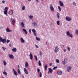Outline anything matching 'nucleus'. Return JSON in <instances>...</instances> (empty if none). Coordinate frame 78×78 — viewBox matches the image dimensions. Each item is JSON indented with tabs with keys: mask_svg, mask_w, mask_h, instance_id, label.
Instances as JSON below:
<instances>
[{
	"mask_svg": "<svg viewBox=\"0 0 78 78\" xmlns=\"http://www.w3.org/2000/svg\"><path fill=\"white\" fill-rule=\"evenodd\" d=\"M35 46H36V48H39V46H37V45H36V44H35Z\"/></svg>",
	"mask_w": 78,
	"mask_h": 78,
	"instance_id": "obj_52",
	"label": "nucleus"
},
{
	"mask_svg": "<svg viewBox=\"0 0 78 78\" xmlns=\"http://www.w3.org/2000/svg\"><path fill=\"white\" fill-rule=\"evenodd\" d=\"M38 65L39 66H42V64H41V61L40 60L39 61Z\"/></svg>",
	"mask_w": 78,
	"mask_h": 78,
	"instance_id": "obj_25",
	"label": "nucleus"
},
{
	"mask_svg": "<svg viewBox=\"0 0 78 78\" xmlns=\"http://www.w3.org/2000/svg\"><path fill=\"white\" fill-rule=\"evenodd\" d=\"M67 58H65L64 60V61L65 62H67Z\"/></svg>",
	"mask_w": 78,
	"mask_h": 78,
	"instance_id": "obj_46",
	"label": "nucleus"
},
{
	"mask_svg": "<svg viewBox=\"0 0 78 78\" xmlns=\"http://www.w3.org/2000/svg\"><path fill=\"white\" fill-rule=\"evenodd\" d=\"M63 50L64 52H66V49H64Z\"/></svg>",
	"mask_w": 78,
	"mask_h": 78,
	"instance_id": "obj_55",
	"label": "nucleus"
},
{
	"mask_svg": "<svg viewBox=\"0 0 78 78\" xmlns=\"http://www.w3.org/2000/svg\"><path fill=\"white\" fill-rule=\"evenodd\" d=\"M8 7H5V9H4V14H5V15H6V16H8L7 15V12L8 11Z\"/></svg>",
	"mask_w": 78,
	"mask_h": 78,
	"instance_id": "obj_3",
	"label": "nucleus"
},
{
	"mask_svg": "<svg viewBox=\"0 0 78 78\" xmlns=\"http://www.w3.org/2000/svg\"><path fill=\"white\" fill-rule=\"evenodd\" d=\"M32 31L34 33H36V30L34 29H32Z\"/></svg>",
	"mask_w": 78,
	"mask_h": 78,
	"instance_id": "obj_32",
	"label": "nucleus"
},
{
	"mask_svg": "<svg viewBox=\"0 0 78 78\" xmlns=\"http://www.w3.org/2000/svg\"><path fill=\"white\" fill-rule=\"evenodd\" d=\"M66 20L67 21H70L72 19L69 16H66Z\"/></svg>",
	"mask_w": 78,
	"mask_h": 78,
	"instance_id": "obj_8",
	"label": "nucleus"
},
{
	"mask_svg": "<svg viewBox=\"0 0 78 78\" xmlns=\"http://www.w3.org/2000/svg\"><path fill=\"white\" fill-rule=\"evenodd\" d=\"M40 77H42V73H41V72H40Z\"/></svg>",
	"mask_w": 78,
	"mask_h": 78,
	"instance_id": "obj_47",
	"label": "nucleus"
},
{
	"mask_svg": "<svg viewBox=\"0 0 78 78\" xmlns=\"http://www.w3.org/2000/svg\"><path fill=\"white\" fill-rule=\"evenodd\" d=\"M6 41V39H3L2 37H0V42H2V43H4Z\"/></svg>",
	"mask_w": 78,
	"mask_h": 78,
	"instance_id": "obj_2",
	"label": "nucleus"
},
{
	"mask_svg": "<svg viewBox=\"0 0 78 78\" xmlns=\"http://www.w3.org/2000/svg\"><path fill=\"white\" fill-rule=\"evenodd\" d=\"M29 32L30 34H31V29H29Z\"/></svg>",
	"mask_w": 78,
	"mask_h": 78,
	"instance_id": "obj_48",
	"label": "nucleus"
},
{
	"mask_svg": "<svg viewBox=\"0 0 78 78\" xmlns=\"http://www.w3.org/2000/svg\"><path fill=\"white\" fill-rule=\"evenodd\" d=\"M33 34L34 36H37V34H36V32L33 33Z\"/></svg>",
	"mask_w": 78,
	"mask_h": 78,
	"instance_id": "obj_42",
	"label": "nucleus"
},
{
	"mask_svg": "<svg viewBox=\"0 0 78 78\" xmlns=\"http://www.w3.org/2000/svg\"><path fill=\"white\" fill-rule=\"evenodd\" d=\"M12 51L13 52H16L17 51V48H14L12 49Z\"/></svg>",
	"mask_w": 78,
	"mask_h": 78,
	"instance_id": "obj_17",
	"label": "nucleus"
},
{
	"mask_svg": "<svg viewBox=\"0 0 78 78\" xmlns=\"http://www.w3.org/2000/svg\"><path fill=\"white\" fill-rule=\"evenodd\" d=\"M22 22L23 23H25V22H26V21L25 20H22Z\"/></svg>",
	"mask_w": 78,
	"mask_h": 78,
	"instance_id": "obj_38",
	"label": "nucleus"
},
{
	"mask_svg": "<svg viewBox=\"0 0 78 78\" xmlns=\"http://www.w3.org/2000/svg\"><path fill=\"white\" fill-rule=\"evenodd\" d=\"M59 48L57 46H56L54 50V52L55 53H57L59 51Z\"/></svg>",
	"mask_w": 78,
	"mask_h": 78,
	"instance_id": "obj_1",
	"label": "nucleus"
},
{
	"mask_svg": "<svg viewBox=\"0 0 78 78\" xmlns=\"http://www.w3.org/2000/svg\"><path fill=\"white\" fill-rule=\"evenodd\" d=\"M57 17L58 18V19H59V13L57 14Z\"/></svg>",
	"mask_w": 78,
	"mask_h": 78,
	"instance_id": "obj_31",
	"label": "nucleus"
},
{
	"mask_svg": "<svg viewBox=\"0 0 78 78\" xmlns=\"http://www.w3.org/2000/svg\"><path fill=\"white\" fill-rule=\"evenodd\" d=\"M18 67L19 68V69H20V66H19V65H18Z\"/></svg>",
	"mask_w": 78,
	"mask_h": 78,
	"instance_id": "obj_59",
	"label": "nucleus"
},
{
	"mask_svg": "<svg viewBox=\"0 0 78 78\" xmlns=\"http://www.w3.org/2000/svg\"><path fill=\"white\" fill-rule=\"evenodd\" d=\"M2 48H3V50L5 51V49H6V48H4V47H2Z\"/></svg>",
	"mask_w": 78,
	"mask_h": 78,
	"instance_id": "obj_50",
	"label": "nucleus"
},
{
	"mask_svg": "<svg viewBox=\"0 0 78 78\" xmlns=\"http://www.w3.org/2000/svg\"><path fill=\"white\" fill-rule=\"evenodd\" d=\"M56 62H57V63H59V61L58 59H56Z\"/></svg>",
	"mask_w": 78,
	"mask_h": 78,
	"instance_id": "obj_36",
	"label": "nucleus"
},
{
	"mask_svg": "<svg viewBox=\"0 0 78 78\" xmlns=\"http://www.w3.org/2000/svg\"><path fill=\"white\" fill-rule=\"evenodd\" d=\"M29 2H31V0H27Z\"/></svg>",
	"mask_w": 78,
	"mask_h": 78,
	"instance_id": "obj_62",
	"label": "nucleus"
},
{
	"mask_svg": "<svg viewBox=\"0 0 78 78\" xmlns=\"http://www.w3.org/2000/svg\"><path fill=\"white\" fill-rule=\"evenodd\" d=\"M3 74H5V75H7V73L5 71H4L3 72Z\"/></svg>",
	"mask_w": 78,
	"mask_h": 78,
	"instance_id": "obj_41",
	"label": "nucleus"
},
{
	"mask_svg": "<svg viewBox=\"0 0 78 78\" xmlns=\"http://www.w3.org/2000/svg\"><path fill=\"white\" fill-rule=\"evenodd\" d=\"M25 9V6H23L22 8V10H24Z\"/></svg>",
	"mask_w": 78,
	"mask_h": 78,
	"instance_id": "obj_33",
	"label": "nucleus"
},
{
	"mask_svg": "<svg viewBox=\"0 0 78 78\" xmlns=\"http://www.w3.org/2000/svg\"><path fill=\"white\" fill-rule=\"evenodd\" d=\"M20 41L21 43H24V42H25V40L22 37H21Z\"/></svg>",
	"mask_w": 78,
	"mask_h": 78,
	"instance_id": "obj_16",
	"label": "nucleus"
},
{
	"mask_svg": "<svg viewBox=\"0 0 78 78\" xmlns=\"http://www.w3.org/2000/svg\"><path fill=\"white\" fill-rule=\"evenodd\" d=\"M73 4L75 5V6H76V3H75V2H73Z\"/></svg>",
	"mask_w": 78,
	"mask_h": 78,
	"instance_id": "obj_54",
	"label": "nucleus"
},
{
	"mask_svg": "<svg viewBox=\"0 0 78 78\" xmlns=\"http://www.w3.org/2000/svg\"><path fill=\"white\" fill-rule=\"evenodd\" d=\"M29 56L30 57V59H31V60H32V59H33V55L31 53H30Z\"/></svg>",
	"mask_w": 78,
	"mask_h": 78,
	"instance_id": "obj_12",
	"label": "nucleus"
},
{
	"mask_svg": "<svg viewBox=\"0 0 78 78\" xmlns=\"http://www.w3.org/2000/svg\"><path fill=\"white\" fill-rule=\"evenodd\" d=\"M24 71V73H26V74H28V72L27 70V69H26V68H24L23 69Z\"/></svg>",
	"mask_w": 78,
	"mask_h": 78,
	"instance_id": "obj_11",
	"label": "nucleus"
},
{
	"mask_svg": "<svg viewBox=\"0 0 78 78\" xmlns=\"http://www.w3.org/2000/svg\"><path fill=\"white\" fill-rule=\"evenodd\" d=\"M69 37H70L71 38H72L73 37V35L72 34H70L69 35Z\"/></svg>",
	"mask_w": 78,
	"mask_h": 78,
	"instance_id": "obj_44",
	"label": "nucleus"
},
{
	"mask_svg": "<svg viewBox=\"0 0 78 78\" xmlns=\"http://www.w3.org/2000/svg\"><path fill=\"white\" fill-rule=\"evenodd\" d=\"M20 25L22 26L23 28H24V27H25V26H24V24L23 23V22L21 23L20 24Z\"/></svg>",
	"mask_w": 78,
	"mask_h": 78,
	"instance_id": "obj_21",
	"label": "nucleus"
},
{
	"mask_svg": "<svg viewBox=\"0 0 78 78\" xmlns=\"http://www.w3.org/2000/svg\"><path fill=\"white\" fill-rule=\"evenodd\" d=\"M49 72H50V73H52L53 70H52V69H51V68H49Z\"/></svg>",
	"mask_w": 78,
	"mask_h": 78,
	"instance_id": "obj_30",
	"label": "nucleus"
},
{
	"mask_svg": "<svg viewBox=\"0 0 78 78\" xmlns=\"http://www.w3.org/2000/svg\"><path fill=\"white\" fill-rule=\"evenodd\" d=\"M58 9H59V11H61V7H60V6H58Z\"/></svg>",
	"mask_w": 78,
	"mask_h": 78,
	"instance_id": "obj_35",
	"label": "nucleus"
},
{
	"mask_svg": "<svg viewBox=\"0 0 78 78\" xmlns=\"http://www.w3.org/2000/svg\"><path fill=\"white\" fill-rule=\"evenodd\" d=\"M62 64H63V65H65L66 64V62L65 61H62Z\"/></svg>",
	"mask_w": 78,
	"mask_h": 78,
	"instance_id": "obj_39",
	"label": "nucleus"
},
{
	"mask_svg": "<svg viewBox=\"0 0 78 78\" xmlns=\"http://www.w3.org/2000/svg\"><path fill=\"white\" fill-rule=\"evenodd\" d=\"M13 70L15 75H16V76H17V75H18V74L17 73V72L16 71V70H15V69H13Z\"/></svg>",
	"mask_w": 78,
	"mask_h": 78,
	"instance_id": "obj_10",
	"label": "nucleus"
},
{
	"mask_svg": "<svg viewBox=\"0 0 78 78\" xmlns=\"http://www.w3.org/2000/svg\"><path fill=\"white\" fill-rule=\"evenodd\" d=\"M52 65V63H51L49 64V66H51Z\"/></svg>",
	"mask_w": 78,
	"mask_h": 78,
	"instance_id": "obj_57",
	"label": "nucleus"
},
{
	"mask_svg": "<svg viewBox=\"0 0 78 78\" xmlns=\"http://www.w3.org/2000/svg\"><path fill=\"white\" fill-rule=\"evenodd\" d=\"M29 18H30V19H32L33 18V16H31V15L30 16Z\"/></svg>",
	"mask_w": 78,
	"mask_h": 78,
	"instance_id": "obj_34",
	"label": "nucleus"
},
{
	"mask_svg": "<svg viewBox=\"0 0 78 78\" xmlns=\"http://www.w3.org/2000/svg\"><path fill=\"white\" fill-rule=\"evenodd\" d=\"M2 3H5V1L4 0L2 1Z\"/></svg>",
	"mask_w": 78,
	"mask_h": 78,
	"instance_id": "obj_51",
	"label": "nucleus"
},
{
	"mask_svg": "<svg viewBox=\"0 0 78 78\" xmlns=\"http://www.w3.org/2000/svg\"><path fill=\"white\" fill-rule=\"evenodd\" d=\"M8 55L9 58H11V59H13L14 58V55H12V54H8Z\"/></svg>",
	"mask_w": 78,
	"mask_h": 78,
	"instance_id": "obj_9",
	"label": "nucleus"
},
{
	"mask_svg": "<svg viewBox=\"0 0 78 78\" xmlns=\"http://www.w3.org/2000/svg\"><path fill=\"white\" fill-rule=\"evenodd\" d=\"M48 67V66H47V65H46L45 66H44V68L45 69V70H47V68Z\"/></svg>",
	"mask_w": 78,
	"mask_h": 78,
	"instance_id": "obj_29",
	"label": "nucleus"
},
{
	"mask_svg": "<svg viewBox=\"0 0 78 78\" xmlns=\"http://www.w3.org/2000/svg\"><path fill=\"white\" fill-rule=\"evenodd\" d=\"M2 78H5V77H2Z\"/></svg>",
	"mask_w": 78,
	"mask_h": 78,
	"instance_id": "obj_64",
	"label": "nucleus"
},
{
	"mask_svg": "<svg viewBox=\"0 0 78 78\" xmlns=\"http://www.w3.org/2000/svg\"><path fill=\"white\" fill-rule=\"evenodd\" d=\"M72 66H68L66 69V71L67 72H70V70L72 69Z\"/></svg>",
	"mask_w": 78,
	"mask_h": 78,
	"instance_id": "obj_4",
	"label": "nucleus"
},
{
	"mask_svg": "<svg viewBox=\"0 0 78 78\" xmlns=\"http://www.w3.org/2000/svg\"><path fill=\"white\" fill-rule=\"evenodd\" d=\"M37 71L38 73H39V72L40 71V69H39V68H38L37 69Z\"/></svg>",
	"mask_w": 78,
	"mask_h": 78,
	"instance_id": "obj_49",
	"label": "nucleus"
},
{
	"mask_svg": "<svg viewBox=\"0 0 78 78\" xmlns=\"http://www.w3.org/2000/svg\"><path fill=\"white\" fill-rule=\"evenodd\" d=\"M34 57L35 58L36 60L37 61V56H36V55H34Z\"/></svg>",
	"mask_w": 78,
	"mask_h": 78,
	"instance_id": "obj_37",
	"label": "nucleus"
},
{
	"mask_svg": "<svg viewBox=\"0 0 78 78\" xmlns=\"http://www.w3.org/2000/svg\"><path fill=\"white\" fill-rule=\"evenodd\" d=\"M18 73L19 74H21V72H20V71L19 69H18Z\"/></svg>",
	"mask_w": 78,
	"mask_h": 78,
	"instance_id": "obj_27",
	"label": "nucleus"
},
{
	"mask_svg": "<svg viewBox=\"0 0 78 78\" xmlns=\"http://www.w3.org/2000/svg\"><path fill=\"white\" fill-rule=\"evenodd\" d=\"M11 20L12 22V24L13 25H14V23L16 22V20L13 18H11Z\"/></svg>",
	"mask_w": 78,
	"mask_h": 78,
	"instance_id": "obj_7",
	"label": "nucleus"
},
{
	"mask_svg": "<svg viewBox=\"0 0 78 78\" xmlns=\"http://www.w3.org/2000/svg\"><path fill=\"white\" fill-rule=\"evenodd\" d=\"M59 3L60 6H64V4H63V2H61V1H59Z\"/></svg>",
	"mask_w": 78,
	"mask_h": 78,
	"instance_id": "obj_14",
	"label": "nucleus"
},
{
	"mask_svg": "<svg viewBox=\"0 0 78 78\" xmlns=\"http://www.w3.org/2000/svg\"><path fill=\"white\" fill-rule=\"evenodd\" d=\"M60 23V21L59 20H58L57 21V25H59V24Z\"/></svg>",
	"mask_w": 78,
	"mask_h": 78,
	"instance_id": "obj_26",
	"label": "nucleus"
},
{
	"mask_svg": "<svg viewBox=\"0 0 78 78\" xmlns=\"http://www.w3.org/2000/svg\"><path fill=\"white\" fill-rule=\"evenodd\" d=\"M66 34L67 36H69V35L70 34V32L69 31H67L66 32Z\"/></svg>",
	"mask_w": 78,
	"mask_h": 78,
	"instance_id": "obj_24",
	"label": "nucleus"
},
{
	"mask_svg": "<svg viewBox=\"0 0 78 78\" xmlns=\"http://www.w3.org/2000/svg\"><path fill=\"white\" fill-rule=\"evenodd\" d=\"M36 2H37V3H39V1L38 0H36Z\"/></svg>",
	"mask_w": 78,
	"mask_h": 78,
	"instance_id": "obj_58",
	"label": "nucleus"
},
{
	"mask_svg": "<svg viewBox=\"0 0 78 78\" xmlns=\"http://www.w3.org/2000/svg\"><path fill=\"white\" fill-rule=\"evenodd\" d=\"M62 73V72L61 71H58L57 72V74L58 75H61Z\"/></svg>",
	"mask_w": 78,
	"mask_h": 78,
	"instance_id": "obj_15",
	"label": "nucleus"
},
{
	"mask_svg": "<svg viewBox=\"0 0 78 78\" xmlns=\"http://www.w3.org/2000/svg\"><path fill=\"white\" fill-rule=\"evenodd\" d=\"M36 40L37 41H40V40H41V39H40V38H38L37 37H36Z\"/></svg>",
	"mask_w": 78,
	"mask_h": 78,
	"instance_id": "obj_23",
	"label": "nucleus"
},
{
	"mask_svg": "<svg viewBox=\"0 0 78 78\" xmlns=\"http://www.w3.org/2000/svg\"><path fill=\"white\" fill-rule=\"evenodd\" d=\"M67 49L68 50V51H70V48L68 47L67 48Z\"/></svg>",
	"mask_w": 78,
	"mask_h": 78,
	"instance_id": "obj_53",
	"label": "nucleus"
},
{
	"mask_svg": "<svg viewBox=\"0 0 78 78\" xmlns=\"http://www.w3.org/2000/svg\"><path fill=\"white\" fill-rule=\"evenodd\" d=\"M48 74H49V73H50V72L48 71Z\"/></svg>",
	"mask_w": 78,
	"mask_h": 78,
	"instance_id": "obj_63",
	"label": "nucleus"
},
{
	"mask_svg": "<svg viewBox=\"0 0 78 78\" xmlns=\"http://www.w3.org/2000/svg\"><path fill=\"white\" fill-rule=\"evenodd\" d=\"M9 47H11V46H12V45H11V44H10L9 45Z\"/></svg>",
	"mask_w": 78,
	"mask_h": 78,
	"instance_id": "obj_56",
	"label": "nucleus"
},
{
	"mask_svg": "<svg viewBox=\"0 0 78 78\" xmlns=\"http://www.w3.org/2000/svg\"><path fill=\"white\" fill-rule=\"evenodd\" d=\"M76 33L77 34H78V30L77 29H76L75 30Z\"/></svg>",
	"mask_w": 78,
	"mask_h": 78,
	"instance_id": "obj_40",
	"label": "nucleus"
},
{
	"mask_svg": "<svg viewBox=\"0 0 78 78\" xmlns=\"http://www.w3.org/2000/svg\"><path fill=\"white\" fill-rule=\"evenodd\" d=\"M25 66L26 67H27L28 66V62H26L25 64Z\"/></svg>",
	"mask_w": 78,
	"mask_h": 78,
	"instance_id": "obj_22",
	"label": "nucleus"
},
{
	"mask_svg": "<svg viewBox=\"0 0 78 78\" xmlns=\"http://www.w3.org/2000/svg\"><path fill=\"white\" fill-rule=\"evenodd\" d=\"M3 63L4 64V66H6L7 64V63L5 61V60H4L3 61Z\"/></svg>",
	"mask_w": 78,
	"mask_h": 78,
	"instance_id": "obj_19",
	"label": "nucleus"
},
{
	"mask_svg": "<svg viewBox=\"0 0 78 78\" xmlns=\"http://www.w3.org/2000/svg\"><path fill=\"white\" fill-rule=\"evenodd\" d=\"M6 32H7L8 33H9V32H12V30H10L9 29V28H8V27H7L6 28Z\"/></svg>",
	"mask_w": 78,
	"mask_h": 78,
	"instance_id": "obj_13",
	"label": "nucleus"
},
{
	"mask_svg": "<svg viewBox=\"0 0 78 78\" xmlns=\"http://www.w3.org/2000/svg\"><path fill=\"white\" fill-rule=\"evenodd\" d=\"M22 78H24V76L23 75H22Z\"/></svg>",
	"mask_w": 78,
	"mask_h": 78,
	"instance_id": "obj_60",
	"label": "nucleus"
},
{
	"mask_svg": "<svg viewBox=\"0 0 78 78\" xmlns=\"http://www.w3.org/2000/svg\"><path fill=\"white\" fill-rule=\"evenodd\" d=\"M49 8L51 11H52V12H53V11H54V10L55 9H54V8H53V6H52L51 4H50Z\"/></svg>",
	"mask_w": 78,
	"mask_h": 78,
	"instance_id": "obj_5",
	"label": "nucleus"
},
{
	"mask_svg": "<svg viewBox=\"0 0 78 78\" xmlns=\"http://www.w3.org/2000/svg\"><path fill=\"white\" fill-rule=\"evenodd\" d=\"M39 54L40 56H42V55H43V54L42 53V52L41 51H39Z\"/></svg>",
	"mask_w": 78,
	"mask_h": 78,
	"instance_id": "obj_28",
	"label": "nucleus"
},
{
	"mask_svg": "<svg viewBox=\"0 0 78 78\" xmlns=\"http://www.w3.org/2000/svg\"><path fill=\"white\" fill-rule=\"evenodd\" d=\"M10 42V40H7V44H8V43H9V42Z\"/></svg>",
	"mask_w": 78,
	"mask_h": 78,
	"instance_id": "obj_45",
	"label": "nucleus"
},
{
	"mask_svg": "<svg viewBox=\"0 0 78 78\" xmlns=\"http://www.w3.org/2000/svg\"><path fill=\"white\" fill-rule=\"evenodd\" d=\"M32 26L35 28H37V23L34 22L33 23H32Z\"/></svg>",
	"mask_w": 78,
	"mask_h": 78,
	"instance_id": "obj_6",
	"label": "nucleus"
},
{
	"mask_svg": "<svg viewBox=\"0 0 78 78\" xmlns=\"http://www.w3.org/2000/svg\"><path fill=\"white\" fill-rule=\"evenodd\" d=\"M23 31L25 32V34H27V31L26 30V29L25 28L23 29Z\"/></svg>",
	"mask_w": 78,
	"mask_h": 78,
	"instance_id": "obj_18",
	"label": "nucleus"
},
{
	"mask_svg": "<svg viewBox=\"0 0 78 78\" xmlns=\"http://www.w3.org/2000/svg\"><path fill=\"white\" fill-rule=\"evenodd\" d=\"M58 68L57 66H55L53 68V70H55V69H57Z\"/></svg>",
	"mask_w": 78,
	"mask_h": 78,
	"instance_id": "obj_43",
	"label": "nucleus"
},
{
	"mask_svg": "<svg viewBox=\"0 0 78 78\" xmlns=\"http://www.w3.org/2000/svg\"><path fill=\"white\" fill-rule=\"evenodd\" d=\"M9 14L10 15H12L13 14V10H11V11H10L9 12Z\"/></svg>",
	"mask_w": 78,
	"mask_h": 78,
	"instance_id": "obj_20",
	"label": "nucleus"
},
{
	"mask_svg": "<svg viewBox=\"0 0 78 78\" xmlns=\"http://www.w3.org/2000/svg\"><path fill=\"white\" fill-rule=\"evenodd\" d=\"M0 28H1V29H2V28H3V27H1Z\"/></svg>",
	"mask_w": 78,
	"mask_h": 78,
	"instance_id": "obj_61",
	"label": "nucleus"
}]
</instances>
